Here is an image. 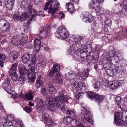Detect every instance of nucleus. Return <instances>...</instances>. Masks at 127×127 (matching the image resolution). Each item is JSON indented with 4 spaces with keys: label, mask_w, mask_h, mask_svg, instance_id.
<instances>
[{
    "label": "nucleus",
    "mask_w": 127,
    "mask_h": 127,
    "mask_svg": "<svg viewBox=\"0 0 127 127\" xmlns=\"http://www.w3.org/2000/svg\"><path fill=\"white\" fill-rule=\"evenodd\" d=\"M67 94L65 91L60 92L58 97L52 98L50 96L47 97L46 101L47 102L48 109L52 110L54 105H56L58 108L62 112L66 110L65 103H68Z\"/></svg>",
    "instance_id": "obj_1"
},
{
    "label": "nucleus",
    "mask_w": 127,
    "mask_h": 127,
    "mask_svg": "<svg viewBox=\"0 0 127 127\" xmlns=\"http://www.w3.org/2000/svg\"><path fill=\"white\" fill-rule=\"evenodd\" d=\"M81 106L80 115L81 121L83 122H87L91 125L93 124V121L91 117L92 115L91 113L85 109L86 107L85 104L81 103Z\"/></svg>",
    "instance_id": "obj_2"
},
{
    "label": "nucleus",
    "mask_w": 127,
    "mask_h": 127,
    "mask_svg": "<svg viewBox=\"0 0 127 127\" xmlns=\"http://www.w3.org/2000/svg\"><path fill=\"white\" fill-rule=\"evenodd\" d=\"M50 3L49 9L48 7L49 6L50 4L49 2H48L45 4L44 9L45 11L48 10L49 13L52 14L51 16V19H54L56 18L57 16L54 14L58 9L60 6V4L57 1H52Z\"/></svg>",
    "instance_id": "obj_3"
},
{
    "label": "nucleus",
    "mask_w": 127,
    "mask_h": 127,
    "mask_svg": "<svg viewBox=\"0 0 127 127\" xmlns=\"http://www.w3.org/2000/svg\"><path fill=\"white\" fill-rule=\"evenodd\" d=\"M113 57L115 59L117 60L119 59L118 56H117L116 55H115V54H113L112 57L111 56L106 58V62L104 65V67L106 68L105 70L107 74L110 76L115 75L116 74L115 72V70L113 69L111 66H110L109 65V64L110 66H111L112 64L111 58Z\"/></svg>",
    "instance_id": "obj_4"
},
{
    "label": "nucleus",
    "mask_w": 127,
    "mask_h": 127,
    "mask_svg": "<svg viewBox=\"0 0 127 127\" xmlns=\"http://www.w3.org/2000/svg\"><path fill=\"white\" fill-rule=\"evenodd\" d=\"M59 66L58 64H56L53 65V68L51 70L49 73V75L50 77H53V76L55 79L57 80L59 83L62 84L63 83L62 77L60 75L58 72L59 70Z\"/></svg>",
    "instance_id": "obj_5"
},
{
    "label": "nucleus",
    "mask_w": 127,
    "mask_h": 127,
    "mask_svg": "<svg viewBox=\"0 0 127 127\" xmlns=\"http://www.w3.org/2000/svg\"><path fill=\"white\" fill-rule=\"evenodd\" d=\"M28 36L26 34H21L18 36L15 40L12 39L11 42L13 45L17 46L19 45H24L28 40Z\"/></svg>",
    "instance_id": "obj_6"
},
{
    "label": "nucleus",
    "mask_w": 127,
    "mask_h": 127,
    "mask_svg": "<svg viewBox=\"0 0 127 127\" xmlns=\"http://www.w3.org/2000/svg\"><path fill=\"white\" fill-rule=\"evenodd\" d=\"M67 113L68 115H71V117L70 118L69 116H67L63 119V121L65 124H68L71 123L72 120H74L76 122L78 120L79 118L74 110L72 109L71 110H68L67 111Z\"/></svg>",
    "instance_id": "obj_7"
},
{
    "label": "nucleus",
    "mask_w": 127,
    "mask_h": 127,
    "mask_svg": "<svg viewBox=\"0 0 127 127\" xmlns=\"http://www.w3.org/2000/svg\"><path fill=\"white\" fill-rule=\"evenodd\" d=\"M36 62V56L33 54H31L30 59H29L25 63L26 65L30 67H31L30 70L32 71L33 72H35L37 70V65L35 64Z\"/></svg>",
    "instance_id": "obj_8"
},
{
    "label": "nucleus",
    "mask_w": 127,
    "mask_h": 127,
    "mask_svg": "<svg viewBox=\"0 0 127 127\" xmlns=\"http://www.w3.org/2000/svg\"><path fill=\"white\" fill-rule=\"evenodd\" d=\"M32 6L29 5L27 6L26 12H25L22 15L19 16L17 14L14 15V19L17 20H19L20 21H22L24 20L26 17L28 18L29 16L31 15L32 13Z\"/></svg>",
    "instance_id": "obj_9"
},
{
    "label": "nucleus",
    "mask_w": 127,
    "mask_h": 127,
    "mask_svg": "<svg viewBox=\"0 0 127 127\" xmlns=\"http://www.w3.org/2000/svg\"><path fill=\"white\" fill-rule=\"evenodd\" d=\"M77 41V40L75 37L74 36L71 37L67 41V42L68 43H71L72 45V46H71L70 49L68 50V52L69 55L73 56L75 53V50L74 49L73 47L76 46L77 47V43L78 44H80V43L79 42H76Z\"/></svg>",
    "instance_id": "obj_10"
},
{
    "label": "nucleus",
    "mask_w": 127,
    "mask_h": 127,
    "mask_svg": "<svg viewBox=\"0 0 127 127\" xmlns=\"http://www.w3.org/2000/svg\"><path fill=\"white\" fill-rule=\"evenodd\" d=\"M11 25L7 21L4 19L0 21V32L3 33L9 32Z\"/></svg>",
    "instance_id": "obj_11"
},
{
    "label": "nucleus",
    "mask_w": 127,
    "mask_h": 127,
    "mask_svg": "<svg viewBox=\"0 0 127 127\" xmlns=\"http://www.w3.org/2000/svg\"><path fill=\"white\" fill-rule=\"evenodd\" d=\"M88 97L91 99H95V101L98 103L102 101L105 98V96L103 95L98 94L92 92L88 93Z\"/></svg>",
    "instance_id": "obj_12"
},
{
    "label": "nucleus",
    "mask_w": 127,
    "mask_h": 127,
    "mask_svg": "<svg viewBox=\"0 0 127 127\" xmlns=\"http://www.w3.org/2000/svg\"><path fill=\"white\" fill-rule=\"evenodd\" d=\"M50 29V27L48 26L42 27L39 36L40 38L42 39L50 36L51 33Z\"/></svg>",
    "instance_id": "obj_13"
},
{
    "label": "nucleus",
    "mask_w": 127,
    "mask_h": 127,
    "mask_svg": "<svg viewBox=\"0 0 127 127\" xmlns=\"http://www.w3.org/2000/svg\"><path fill=\"white\" fill-rule=\"evenodd\" d=\"M86 46H83L82 48H79L77 50L76 53L73 57V58L76 61H79L83 59L85 57V56H82L80 55L84 53V51H86ZM88 51H87L86 52Z\"/></svg>",
    "instance_id": "obj_14"
},
{
    "label": "nucleus",
    "mask_w": 127,
    "mask_h": 127,
    "mask_svg": "<svg viewBox=\"0 0 127 127\" xmlns=\"http://www.w3.org/2000/svg\"><path fill=\"white\" fill-rule=\"evenodd\" d=\"M32 94V91H30L26 94L25 96V97L24 96L23 94L22 93H21L20 94H18V95L16 94V96L20 97H21L22 99L23 98H26L28 100H32L33 99Z\"/></svg>",
    "instance_id": "obj_15"
},
{
    "label": "nucleus",
    "mask_w": 127,
    "mask_h": 127,
    "mask_svg": "<svg viewBox=\"0 0 127 127\" xmlns=\"http://www.w3.org/2000/svg\"><path fill=\"white\" fill-rule=\"evenodd\" d=\"M115 68V72L118 73H124L125 71V68L120 64L119 61H116Z\"/></svg>",
    "instance_id": "obj_16"
},
{
    "label": "nucleus",
    "mask_w": 127,
    "mask_h": 127,
    "mask_svg": "<svg viewBox=\"0 0 127 127\" xmlns=\"http://www.w3.org/2000/svg\"><path fill=\"white\" fill-rule=\"evenodd\" d=\"M120 115L119 112H117L114 115V121L119 126L123 124L124 123V121L122 120L121 116H120Z\"/></svg>",
    "instance_id": "obj_17"
},
{
    "label": "nucleus",
    "mask_w": 127,
    "mask_h": 127,
    "mask_svg": "<svg viewBox=\"0 0 127 127\" xmlns=\"http://www.w3.org/2000/svg\"><path fill=\"white\" fill-rule=\"evenodd\" d=\"M83 20L86 23L91 22L93 20L92 16L88 12H84L83 13Z\"/></svg>",
    "instance_id": "obj_18"
},
{
    "label": "nucleus",
    "mask_w": 127,
    "mask_h": 127,
    "mask_svg": "<svg viewBox=\"0 0 127 127\" xmlns=\"http://www.w3.org/2000/svg\"><path fill=\"white\" fill-rule=\"evenodd\" d=\"M32 8V11L33 10V11L34 12V15H32V17L27 22V24H24V25L25 26H27V27L29 26L30 22L32 21V20L33 19L34 20H35V19H34V18L35 17V16H39L40 15L42 14V12L41 11H35L34 10H33Z\"/></svg>",
    "instance_id": "obj_19"
},
{
    "label": "nucleus",
    "mask_w": 127,
    "mask_h": 127,
    "mask_svg": "<svg viewBox=\"0 0 127 127\" xmlns=\"http://www.w3.org/2000/svg\"><path fill=\"white\" fill-rule=\"evenodd\" d=\"M31 72H29L28 74V79L29 81L32 83H33L35 79V76L34 73L37 71V70L35 71V72H33L32 71L30 70Z\"/></svg>",
    "instance_id": "obj_20"
},
{
    "label": "nucleus",
    "mask_w": 127,
    "mask_h": 127,
    "mask_svg": "<svg viewBox=\"0 0 127 127\" xmlns=\"http://www.w3.org/2000/svg\"><path fill=\"white\" fill-rule=\"evenodd\" d=\"M66 29V28L63 26L59 27L55 33V36L58 38H60V35H62V32H65Z\"/></svg>",
    "instance_id": "obj_21"
},
{
    "label": "nucleus",
    "mask_w": 127,
    "mask_h": 127,
    "mask_svg": "<svg viewBox=\"0 0 127 127\" xmlns=\"http://www.w3.org/2000/svg\"><path fill=\"white\" fill-rule=\"evenodd\" d=\"M77 74L81 77L82 80H84L88 76L89 73L88 70L85 69L82 72L78 71Z\"/></svg>",
    "instance_id": "obj_22"
},
{
    "label": "nucleus",
    "mask_w": 127,
    "mask_h": 127,
    "mask_svg": "<svg viewBox=\"0 0 127 127\" xmlns=\"http://www.w3.org/2000/svg\"><path fill=\"white\" fill-rule=\"evenodd\" d=\"M15 0H7L5 2V4L7 10H12L14 5Z\"/></svg>",
    "instance_id": "obj_23"
},
{
    "label": "nucleus",
    "mask_w": 127,
    "mask_h": 127,
    "mask_svg": "<svg viewBox=\"0 0 127 127\" xmlns=\"http://www.w3.org/2000/svg\"><path fill=\"white\" fill-rule=\"evenodd\" d=\"M75 89L78 90H82V88L84 86V84L81 82H76L73 83Z\"/></svg>",
    "instance_id": "obj_24"
},
{
    "label": "nucleus",
    "mask_w": 127,
    "mask_h": 127,
    "mask_svg": "<svg viewBox=\"0 0 127 127\" xmlns=\"http://www.w3.org/2000/svg\"><path fill=\"white\" fill-rule=\"evenodd\" d=\"M97 2H95V4L93 8L97 12H99L100 10V7L99 3H102L104 0H96Z\"/></svg>",
    "instance_id": "obj_25"
},
{
    "label": "nucleus",
    "mask_w": 127,
    "mask_h": 127,
    "mask_svg": "<svg viewBox=\"0 0 127 127\" xmlns=\"http://www.w3.org/2000/svg\"><path fill=\"white\" fill-rule=\"evenodd\" d=\"M117 81H114L107 83L108 86L111 89L114 90L118 87Z\"/></svg>",
    "instance_id": "obj_26"
},
{
    "label": "nucleus",
    "mask_w": 127,
    "mask_h": 127,
    "mask_svg": "<svg viewBox=\"0 0 127 127\" xmlns=\"http://www.w3.org/2000/svg\"><path fill=\"white\" fill-rule=\"evenodd\" d=\"M19 72L21 75H25L29 74V72H31L30 69H27L24 66H21L19 68Z\"/></svg>",
    "instance_id": "obj_27"
},
{
    "label": "nucleus",
    "mask_w": 127,
    "mask_h": 127,
    "mask_svg": "<svg viewBox=\"0 0 127 127\" xmlns=\"http://www.w3.org/2000/svg\"><path fill=\"white\" fill-rule=\"evenodd\" d=\"M66 6L67 10L69 11L71 13H72L75 11L73 5L71 3L69 2L67 3Z\"/></svg>",
    "instance_id": "obj_28"
},
{
    "label": "nucleus",
    "mask_w": 127,
    "mask_h": 127,
    "mask_svg": "<svg viewBox=\"0 0 127 127\" xmlns=\"http://www.w3.org/2000/svg\"><path fill=\"white\" fill-rule=\"evenodd\" d=\"M41 41L38 39H36L34 41V48L36 51L39 50L41 46Z\"/></svg>",
    "instance_id": "obj_29"
},
{
    "label": "nucleus",
    "mask_w": 127,
    "mask_h": 127,
    "mask_svg": "<svg viewBox=\"0 0 127 127\" xmlns=\"http://www.w3.org/2000/svg\"><path fill=\"white\" fill-rule=\"evenodd\" d=\"M47 120H45L44 122L46 123V125L48 126H53L55 124V122L52 121L51 120V118L50 117H49L48 119H47Z\"/></svg>",
    "instance_id": "obj_30"
},
{
    "label": "nucleus",
    "mask_w": 127,
    "mask_h": 127,
    "mask_svg": "<svg viewBox=\"0 0 127 127\" xmlns=\"http://www.w3.org/2000/svg\"><path fill=\"white\" fill-rule=\"evenodd\" d=\"M30 57L31 54L29 55L28 53L24 54L22 58L23 62L25 64L28 59H30Z\"/></svg>",
    "instance_id": "obj_31"
},
{
    "label": "nucleus",
    "mask_w": 127,
    "mask_h": 127,
    "mask_svg": "<svg viewBox=\"0 0 127 127\" xmlns=\"http://www.w3.org/2000/svg\"><path fill=\"white\" fill-rule=\"evenodd\" d=\"M46 64V63L45 59H42L38 62L36 65L37 66L44 67Z\"/></svg>",
    "instance_id": "obj_32"
},
{
    "label": "nucleus",
    "mask_w": 127,
    "mask_h": 127,
    "mask_svg": "<svg viewBox=\"0 0 127 127\" xmlns=\"http://www.w3.org/2000/svg\"><path fill=\"white\" fill-rule=\"evenodd\" d=\"M9 57H11L13 60H15L18 57V53L15 51H12L9 54Z\"/></svg>",
    "instance_id": "obj_33"
},
{
    "label": "nucleus",
    "mask_w": 127,
    "mask_h": 127,
    "mask_svg": "<svg viewBox=\"0 0 127 127\" xmlns=\"http://www.w3.org/2000/svg\"><path fill=\"white\" fill-rule=\"evenodd\" d=\"M41 76H39L36 82V85L37 87H41L43 84V82L41 80Z\"/></svg>",
    "instance_id": "obj_34"
},
{
    "label": "nucleus",
    "mask_w": 127,
    "mask_h": 127,
    "mask_svg": "<svg viewBox=\"0 0 127 127\" xmlns=\"http://www.w3.org/2000/svg\"><path fill=\"white\" fill-rule=\"evenodd\" d=\"M3 88L8 93H9V91H10L12 89L9 86V84L3 83Z\"/></svg>",
    "instance_id": "obj_35"
},
{
    "label": "nucleus",
    "mask_w": 127,
    "mask_h": 127,
    "mask_svg": "<svg viewBox=\"0 0 127 127\" xmlns=\"http://www.w3.org/2000/svg\"><path fill=\"white\" fill-rule=\"evenodd\" d=\"M121 98L119 96H117L115 98V100L116 101V103L117 104L118 107L119 108H121Z\"/></svg>",
    "instance_id": "obj_36"
},
{
    "label": "nucleus",
    "mask_w": 127,
    "mask_h": 127,
    "mask_svg": "<svg viewBox=\"0 0 127 127\" xmlns=\"http://www.w3.org/2000/svg\"><path fill=\"white\" fill-rule=\"evenodd\" d=\"M9 74L11 76L12 79L13 81H15L17 80L18 76L16 72L9 73Z\"/></svg>",
    "instance_id": "obj_37"
},
{
    "label": "nucleus",
    "mask_w": 127,
    "mask_h": 127,
    "mask_svg": "<svg viewBox=\"0 0 127 127\" xmlns=\"http://www.w3.org/2000/svg\"><path fill=\"white\" fill-rule=\"evenodd\" d=\"M65 31V32H62V35H60V37H62V39H66L67 37L69 36V33L66 29V31Z\"/></svg>",
    "instance_id": "obj_38"
},
{
    "label": "nucleus",
    "mask_w": 127,
    "mask_h": 127,
    "mask_svg": "<svg viewBox=\"0 0 127 127\" xmlns=\"http://www.w3.org/2000/svg\"><path fill=\"white\" fill-rule=\"evenodd\" d=\"M6 58L5 55L3 54H1L0 55V65L2 67H3V63Z\"/></svg>",
    "instance_id": "obj_39"
},
{
    "label": "nucleus",
    "mask_w": 127,
    "mask_h": 127,
    "mask_svg": "<svg viewBox=\"0 0 127 127\" xmlns=\"http://www.w3.org/2000/svg\"><path fill=\"white\" fill-rule=\"evenodd\" d=\"M18 64L17 63H15L13 64L12 65V67L9 73H12L16 72L17 69V67Z\"/></svg>",
    "instance_id": "obj_40"
},
{
    "label": "nucleus",
    "mask_w": 127,
    "mask_h": 127,
    "mask_svg": "<svg viewBox=\"0 0 127 127\" xmlns=\"http://www.w3.org/2000/svg\"><path fill=\"white\" fill-rule=\"evenodd\" d=\"M45 106V105L43 104H42L41 106H40L39 105H38V106H37L38 107V110L39 112H42L44 111Z\"/></svg>",
    "instance_id": "obj_41"
},
{
    "label": "nucleus",
    "mask_w": 127,
    "mask_h": 127,
    "mask_svg": "<svg viewBox=\"0 0 127 127\" xmlns=\"http://www.w3.org/2000/svg\"><path fill=\"white\" fill-rule=\"evenodd\" d=\"M12 125V123L9 120H6V122L4 124L3 126L4 127H8Z\"/></svg>",
    "instance_id": "obj_42"
},
{
    "label": "nucleus",
    "mask_w": 127,
    "mask_h": 127,
    "mask_svg": "<svg viewBox=\"0 0 127 127\" xmlns=\"http://www.w3.org/2000/svg\"><path fill=\"white\" fill-rule=\"evenodd\" d=\"M93 86L95 89H98L101 86L100 83L99 81H97L94 83Z\"/></svg>",
    "instance_id": "obj_43"
},
{
    "label": "nucleus",
    "mask_w": 127,
    "mask_h": 127,
    "mask_svg": "<svg viewBox=\"0 0 127 127\" xmlns=\"http://www.w3.org/2000/svg\"><path fill=\"white\" fill-rule=\"evenodd\" d=\"M27 113L31 112L32 110V109L29 106H26L23 109Z\"/></svg>",
    "instance_id": "obj_44"
},
{
    "label": "nucleus",
    "mask_w": 127,
    "mask_h": 127,
    "mask_svg": "<svg viewBox=\"0 0 127 127\" xmlns=\"http://www.w3.org/2000/svg\"><path fill=\"white\" fill-rule=\"evenodd\" d=\"M49 90L50 92H54V93H55L56 92V91H55V89L52 85L51 84H49L48 85Z\"/></svg>",
    "instance_id": "obj_45"
},
{
    "label": "nucleus",
    "mask_w": 127,
    "mask_h": 127,
    "mask_svg": "<svg viewBox=\"0 0 127 127\" xmlns=\"http://www.w3.org/2000/svg\"><path fill=\"white\" fill-rule=\"evenodd\" d=\"M26 80V78L22 75L21 76L19 79L18 82L19 83L23 84Z\"/></svg>",
    "instance_id": "obj_46"
},
{
    "label": "nucleus",
    "mask_w": 127,
    "mask_h": 127,
    "mask_svg": "<svg viewBox=\"0 0 127 127\" xmlns=\"http://www.w3.org/2000/svg\"><path fill=\"white\" fill-rule=\"evenodd\" d=\"M35 101L37 103V106L40 105L44 103V101L43 100L40 98H38L36 99Z\"/></svg>",
    "instance_id": "obj_47"
},
{
    "label": "nucleus",
    "mask_w": 127,
    "mask_h": 127,
    "mask_svg": "<svg viewBox=\"0 0 127 127\" xmlns=\"http://www.w3.org/2000/svg\"><path fill=\"white\" fill-rule=\"evenodd\" d=\"M15 120L16 123L19 125V127H25L23 126V123L21 120L17 119H16Z\"/></svg>",
    "instance_id": "obj_48"
},
{
    "label": "nucleus",
    "mask_w": 127,
    "mask_h": 127,
    "mask_svg": "<svg viewBox=\"0 0 127 127\" xmlns=\"http://www.w3.org/2000/svg\"><path fill=\"white\" fill-rule=\"evenodd\" d=\"M95 2H96L94 0H92L90 2L88 5L89 7L93 9L94 6L95 4Z\"/></svg>",
    "instance_id": "obj_49"
},
{
    "label": "nucleus",
    "mask_w": 127,
    "mask_h": 127,
    "mask_svg": "<svg viewBox=\"0 0 127 127\" xmlns=\"http://www.w3.org/2000/svg\"><path fill=\"white\" fill-rule=\"evenodd\" d=\"M122 5L125 11L127 12V2L126 1H124L122 3Z\"/></svg>",
    "instance_id": "obj_50"
},
{
    "label": "nucleus",
    "mask_w": 127,
    "mask_h": 127,
    "mask_svg": "<svg viewBox=\"0 0 127 127\" xmlns=\"http://www.w3.org/2000/svg\"><path fill=\"white\" fill-rule=\"evenodd\" d=\"M42 117L44 120V121L45 120H47L49 117H50L49 116L48 114L46 113H44L42 115Z\"/></svg>",
    "instance_id": "obj_51"
},
{
    "label": "nucleus",
    "mask_w": 127,
    "mask_h": 127,
    "mask_svg": "<svg viewBox=\"0 0 127 127\" xmlns=\"http://www.w3.org/2000/svg\"><path fill=\"white\" fill-rule=\"evenodd\" d=\"M112 21L109 19H107L105 21L106 25L108 26H110L112 24Z\"/></svg>",
    "instance_id": "obj_52"
},
{
    "label": "nucleus",
    "mask_w": 127,
    "mask_h": 127,
    "mask_svg": "<svg viewBox=\"0 0 127 127\" xmlns=\"http://www.w3.org/2000/svg\"><path fill=\"white\" fill-rule=\"evenodd\" d=\"M7 120L11 121H14L15 119L14 116L11 115V114H8L7 116Z\"/></svg>",
    "instance_id": "obj_53"
},
{
    "label": "nucleus",
    "mask_w": 127,
    "mask_h": 127,
    "mask_svg": "<svg viewBox=\"0 0 127 127\" xmlns=\"http://www.w3.org/2000/svg\"><path fill=\"white\" fill-rule=\"evenodd\" d=\"M75 37H76V38L77 39V41H76V42H79L80 43V42H78V40L80 41V40H82L83 38V37H82V36H78V39H77V38H76V37L75 36ZM77 44H78V43H77ZM81 45L80 43V44H77V46H76L77 47L78 46V45Z\"/></svg>",
    "instance_id": "obj_54"
},
{
    "label": "nucleus",
    "mask_w": 127,
    "mask_h": 127,
    "mask_svg": "<svg viewBox=\"0 0 127 127\" xmlns=\"http://www.w3.org/2000/svg\"><path fill=\"white\" fill-rule=\"evenodd\" d=\"M86 47V51H84V53L85 52V54H86V53H89V54L91 53V52L92 51V49L91 47H89V48L87 47V46H85Z\"/></svg>",
    "instance_id": "obj_55"
},
{
    "label": "nucleus",
    "mask_w": 127,
    "mask_h": 127,
    "mask_svg": "<svg viewBox=\"0 0 127 127\" xmlns=\"http://www.w3.org/2000/svg\"><path fill=\"white\" fill-rule=\"evenodd\" d=\"M118 87L119 86H121L124 84V81L122 80H120L119 81H117Z\"/></svg>",
    "instance_id": "obj_56"
},
{
    "label": "nucleus",
    "mask_w": 127,
    "mask_h": 127,
    "mask_svg": "<svg viewBox=\"0 0 127 127\" xmlns=\"http://www.w3.org/2000/svg\"><path fill=\"white\" fill-rule=\"evenodd\" d=\"M81 94L80 93H78V94H76L75 96V98H76L77 100L78 99L81 97Z\"/></svg>",
    "instance_id": "obj_57"
},
{
    "label": "nucleus",
    "mask_w": 127,
    "mask_h": 127,
    "mask_svg": "<svg viewBox=\"0 0 127 127\" xmlns=\"http://www.w3.org/2000/svg\"><path fill=\"white\" fill-rule=\"evenodd\" d=\"M123 104V105L127 107V97H125L124 99Z\"/></svg>",
    "instance_id": "obj_58"
},
{
    "label": "nucleus",
    "mask_w": 127,
    "mask_h": 127,
    "mask_svg": "<svg viewBox=\"0 0 127 127\" xmlns=\"http://www.w3.org/2000/svg\"><path fill=\"white\" fill-rule=\"evenodd\" d=\"M40 2V0H34V3L36 5H38Z\"/></svg>",
    "instance_id": "obj_59"
},
{
    "label": "nucleus",
    "mask_w": 127,
    "mask_h": 127,
    "mask_svg": "<svg viewBox=\"0 0 127 127\" xmlns=\"http://www.w3.org/2000/svg\"><path fill=\"white\" fill-rule=\"evenodd\" d=\"M83 127V125L81 123H80V124L77 125L76 127L74 126H73L71 127Z\"/></svg>",
    "instance_id": "obj_60"
},
{
    "label": "nucleus",
    "mask_w": 127,
    "mask_h": 127,
    "mask_svg": "<svg viewBox=\"0 0 127 127\" xmlns=\"http://www.w3.org/2000/svg\"><path fill=\"white\" fill-rule=\"evenodd\" d=\"M46 90L45 88H43L40 90L41 93L45 94L46 93Z\"/></svg>",
    "instance_id": "obj_61"
},
{
    "label": "nucleus",
    "mask_w": 127,
    "mask_h": 127,
    "mask_svg": "<svg viewBox=\"0 0 127 127\" xmlns=\"http://www.w3.org/2000/svg\"><path fill=\"white\" fill-rule=\"evenodd\" d=\"M66 75H69V79H72L71 78V77H72V76L73 75V74H71L70 73H68L67 74H66ZM72 79H73V78H72Z\"/></svg>",
    "instance_id": "obj_62"
},
{
    "label": "nucleus",
    "mask_w": 127,
    "mask_h": 127,
    "mask_svg": "<svg viewBox=\"0 0 127 127\" xmlns=\"http://www.w3.org/2000/svg\"><path fill=\"white\" fill-rule=\"evenodd\" d=\"M4 83L9 84L10 83V82L9 79H8V78H7V79L5 81Z\"/></svg>",
    "instance_id": "obj_63"
},
{
    "label": "nucleus",
    "mask_w": 127,
    "mask_h": 127,
    "mask_svg": "<svg viewBox=\"0 0 127 127\" xmlns=\"http://www.w3.org/2000/svg\"><path fill=\"white\" fill-rule=\"evenodd\" d=\"M60 14L61 18H63L64 17V14L63 13H60Z\"/></svg>",
    "instance_id": "obj_64"
}]
</instances>
